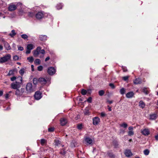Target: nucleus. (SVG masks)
Returning a JSON list of instances; mask_svg holds the SVG:
<instances>
[{
    "label": "nucleus",
    "mask_w": 158,
    "mask_h": 158,
    "mask_svg": "<svg viewBox=\"0 0 158 158\" xmlns=\"http://www.w3.org/2000/svg\"><path fill=\"white\" fill-rule=\"evenodd\" d=\"M157 115L156 114H153L150 115V118L151 119L155 120L157 118Z\"/></svg>",
    "instance_id": "nucleus-22"
},
{
    "label": "nucleus",
    "mask_w": 158,
    "mask_h": 158,
    "mask_svg": "<svg viewBox=\"0 0 158 158\" xmlns=\"http://www.w3.org/2000/svg\"><path fill=\"white\" fill-rule=\"evenodd\" d=\"M2 41L3 42L4 46L6 50H8L11 49L10 46L8 43L4 41L3 40H2Z\"/></svg>",
    "instance_id": "nucleus-10"
},
{
    "label": "nucleus",
    "mask_w": 158,
    "mask_h": 158,
    "mask_svg": "<svg viewBox=\"0 0 158 158\" xmlns=\"http://www.w3.org/2000/svg\"><path fill=\"white\" fill-rule=\"evenodd\" d=\"M11 55L9 54H7L4 56L1 57V63H3L10 59Z\"/></svg>",
    "instance_id": "nucleus-2"
},
{
    "label": "nucleus",
    "mask_w": 158,
    "mask_h": 158,
    "mask_svg": "<svg viewBox=\"0 0 158 158\" xmlns=\"http://www.w3.org/2000/svg\"><path fill=\"white\" fill-rule=\"evenodd\" d=\"M107 102H108L110 104H111L113 102V101H110L109 100H108L107 101Z\"/></svg>",
    "instance_id": "nucleus-59"
},
{
    "label": "nucleus",
    "mask_w": 158,
    "mask_h": 158,
    "mask_svg": "<svg viewBox=\"0 0 158 158\" xmlns=\"http://www.w3.org/2000/svg\"><path fill=\"white\" fill-rule=\"evenodd\" d=\"M142 92L146 95L148 94L149 93L146 88H144L142 89Z\"/></svg>",
    "instance_id": "nucleus-29"
},
{
    "label": "nucleus",
    "mask_w": 158,
    "mask_h": 158,
    "mask_svg": "<svg viewBox=\"0 0 158 158\" xmlns=\"http://www.w3.org/2000/svg\"><path fill=\"white\" fill-rule=\"evenodd\" d=\"M155 138L156 140H158V134L157 135H155Z\"/></svg>",
    "instance_id": "nucleus-63"
},
{
    "label": "nucleus",
    "mask_w": 158,
    "mask_h": 158,
    "mask_svg": "<svg viewBox=\"0 0 158 158\" xmlns=\"http://www.w3.org/2000/svg\"><path fill=\"white\" fill-rule=\"evenodd\" d=\"M33 83L34 84L36 85L38 81V80H37V78H35L33 79Z\"/></svg>",
    "instance_id": "nucleus-44"
},
{
    "label": "nucleus",
    "mask_w": 158,
    "mask_h": 158,
    "mask_svg": "<svg viewBox=\"0 0 158 158\" xmlns=\"http://www.w3.org/2000/svg\"><path fill=\"white\" fill-rule=\"evenodd\" d=\"M60 124L62 126L65 125L67 123L68 121L66 118H62L60 119Z\"/></svg>",
    "instance_id": "nucleus-9"
},
{
    "label": "nucleus",
    "mask_w": 158,
    "mask_h": 158,
    "mask_svg": "<svg viewBox=\"0 0 158 158\" xmlns=\"http://www.w3.org/2000/svg\"><path fill=\"white\" fill-rule=\"evenodd\" d=\"M18 50L19 51H22L24 49L22 47L19 46H18Z\"/></svg>",
    "instance_id": "nucleus-53"
},
{
    "label": "nucleus",
    "mask_w": 158,
    "mask_h": 158,
    "mask_svg": "<svg viewBox=\"0 0 158 158\" xmlns=\"http://www.w3.org/2000/svg\"><path fill=\"white\" fill-rule=\"evenodd\" d=\"M38 82L42 85H45L47 83V81L43 77H40L38 79Z\"/></svg>",
    "instance_id": "nucleus-14"
},
{
    "label": "nucleus",
    "mask_w": 158,
    "mask_h": 158,
    "mask_svg": "<svg viewBox=\"0 0 158 158\" xmlns=\"http://www.w3.org/2000/svg\"><path fill=\"white\" fill-rule=\"evenodd\" d=\"M16 77L14 76V77H13L11 78L10 80L11 81H13L15 80H16Z\"/></svg>",
    "instance_id": "nucleus-57"
},
{
    "label": "nucleus",
    "mask_w": 158,
    "mask_h": 158,
    "mask_svg": "<svg viewBox=\"0 0 158 158\" xmlns=\"http://www.w3.org/2000/svg\"><path fill=\"white\" fill-rule=\"evenodd\" d=\"M134 132L132 131H130L128 132V135L130 136H131L133 135Z\"/></svg>",
    "instance_id": "nucleus-43"
},
{
    "label": "nucleus",
    "mask_w": 158,
    "mask_h": 158,
    "mask_svg": "<svg viewBox=\"0 0 158 158\" xmlns=\"http://www.w3.org/2000/svg\"><path fill=\"white\" fill-rule=\"evenodd\" d=\"M113 144L115 148H118L119 144L117 140H114L113 142Z\"/></svg>",
    "instance_id": "nucleus-23"
},
{
    "label": "nucleus",
    "mask_w": 158,
    "mask_h": 158,
    "mask_svg": "<svg viewBox=\"0 0 158 158\" xmlns=\"http://www.w3.org/2000/svg\"><path fill=\"white\" fill-rule=\"evenodd\" d=\"M19 84H17V83L15 84L14 83H12L11 84V88L14 89H17V87L18 85Z\"/></svg>",
    "instance_id": "nucleus-24"
},
{
    "label": "nucleus",
    "mask_w": 158,
    "mask_h": 158,
    "mask_svg": "<svg viewBox=\"0 0 158 158\" xmlns=\"http://www.w3.org/2000/svg\"><path fill=\"white\" fill-rule=\"evenodd\" d=\"M100 122V118L98 116L95 117L93 118V123L94 125H97Z\"/></svg>",
    "instance_id": "nucleus-6"
},
{
    "label": "nucleus",
    "mask_w": 158,
    "mask_h": 158,
    "mask_svg": "<svg viewBox=\"0 0 158 158\" xmlns=\"http://www.w3.org/2000/svg\"><path fill=\"white\" fill-rule=\"evenodd\" d=\"M129 78V76H124V77H123L122 78L123 80L124 81H126L127 80H128Z\"/></svg>",
    "instance_id": "nucleus-41"
},
{
    "label": "nucleus",
    "mask_w": 158,
    "mask_h": 158,
    "mask_svg": "<svg viewBox=\"0 0 158 158\" xmlns=\"http://www.w3.org/2000/svg\"><path fill=\"white\" fill-rule=\"evenodd\" d=\"M106 114L104 112H102L100 114V116L101 117H104L106 116Z\"/></svg>",
    "instance_id": "nucleus-51"
},
{
    "label": "nucleus",
    "mask_w": 158,
    "mask_h": 158,
    "mask_svg": "<svg viewBox=\"0 0 158 158\" xmlns=\"http://www.w3.org/2000/svg\"><path fill=\"white\" fill-rule=\"evenodd\" d=\"M82 128V124H78L77 126V128L79 130H81Z\"/></svg>",
    "instance_id": "nucleus-49"
},
{
    "label": "nucleus",
    "mask_w": 158,
    "mask_h": 158,
    "mask_svg": "<svg viewBox=\"0 0 158 158\" xmlns=\"http://www.w3.org/2000/svg\"><path fill=\"white\" fill-rule=\"evenodd\" d=\"M27 60L29 62L31 63H32L34 59L32 56H30L27 57Z\"/></svg>",
    "instance_id": "nucleus-31"
},
{
    "label": "nucleus",
    "mask_w": 158,
    "mask_h": 158,
    "mask_svg": "<svg viewBox=\"0 0 158 158\" xmlns=\"http://www.w3.org/2000/svg\"><path fill=\"white\" fill-rule=\"evenodd\" d=\"M139 106L142 108H143L145 106L144 103L142 101H141L139 102Z\"/></svg>",
    "instance_id": "nucleus-27"
},
{
    "label": "nucleus",
    "mask_w": 158,
    "mask_h": 158,
    "mask_svg": "<svg viewBox=\"0 0 158 158\" xmlns=\"http://www.w3.org/2000/svg\"><path fill=\"white\" fill-rule=\"evenodd\" d=\"M35 63L36 64H40V60L38 59H36L35 60Z\"/></svg>",
    "instance_id": "nucleus-38"
},
{
    "label": "nucleus",
    "mask_w": 158,
    "mask_h": 158,
    "mask_svg": "<svg viewBox=\"0 0 158 158\" xmlns=\"http://www.w3.org/2000/svg\"><path fill=\"white\" fill-rule=\"evenodd\" d=\"M25 91V89L24 88H21L20 89H17L15 91V94L17 96L24 97V93H26Z\"/></svg>",
    "instance_id": "nucleus-1"
},
{
    "label": "nucleus",
    "mask_w": 158,
    "mask_h": 158,
    "mask_svg": "<svg viewBox=\"0 0 158 158\" xmlns=\"http://www.w3.org/2000/svg\"><path fill=\"white\" fill-rule=\"evenodd\" d=\"M34 96L35 100H39L42 97V93L40 91H37L35 92Z\"/></svg>",
    "instance_id": "nucleus-4"
},
{
    "label": "nucleus",
    "mask_w": 158,
    "mask_h": 158,
    "mask_svg": "<svg viewBox=\"0 0 158 158\" xmlns=\"http://www.w3.org/2000/svg\"><path fill=\"white\" fill-rule=\"evenodd\" d=\"M54 131V128L53 127H51L48 129V131L50 132H53Z\"/></svg>",
    "instance_id": "nucleus-45"
},
{
    "label": "nucleus",
    "mask_w": 158,
    "mask_h": 158,
    "mask_svg": "<svg viewBox=\"0 0 158 158\" xmlns=\"http://www.w3.org/2000/svg\"><path fill=\"white\" fill-rule=\"evenodd\" d=\"M66 153V148H63L60 149L59 153L62 156H64Z\"/></svg>",
    "instance_id": "nucleus-18"
},
{
    "label": "nucleus",
    "mask_w": 158,
    "mask_h": 158,
    "mask_svg": "<svg viewBox=\"0 0 158 158\" xmlns=\"http://www.w3.org/2000/svg\"><path fill=\"white\" fill-rule=\"evenodd\" d=\"M85 141L87 144H91L92 143V139L89 137H86L85 139Z\"/></svg>",
    "instance_id": "nucleus-19"
},
{
    "label": "nucleus",
    "mask_w": 158,
    "mask_h": 158,
    "mask_svg": "<svg viewBox=\"0 0 158 158\" xmlns=\"http://www.w3.org/2000/svg\"><path fill=\"white\" fill-rule=\"evenodd\" d=\"M43 67L41 65H40L37 67V70L39 71H41L43 69Z\"/></svg>",
    "instance_id": "nucleus-48"
},
{
    "label": "nucleus",
    "mask_w": 158,
    "mask_h": 158,
    "mask_svg": "<svg viewBox=\"0 0 158 158\" xmlns=\"http://www.w3.org/2000/svg\"><path fill=\"white\" fill-rule=\"evenodd\" d=\"M61 144V142L58 139H55L54 140V145L56 146H59Z\"/></svg>",
    "instance_id": "nucleus-21"
},
{
    "label": "nucleus",
    "mask_w": 158,
    "mask_h": 158,
    "mask_svg": "<svg viewBox=\"0 0 158 158\" xmlns=\"http://www.w3.org/2000/svg\"><path fill=\"white\" fill-rule=\"evenodd\" d=\"M122 68L124 72H126L127 71V68L126 67L122 66Z\"/></svg>",
    "instance_id": "nucleus-52"
},
{
    "label": "nucleus",
    "mask_w": 158,
    "mask_h": 158,
    "mask_svg": "<svg viewBox=\"0 0 158 158\" xmlns=\"http://www.w3.org/2000/svg\"><path fill=\"white\" fill-rule=\"evenodd\" d=\"M47 141L44 139H42L40 140V144L42 146H44L46 144Z\"/></svg>",
    "instance_id": "nucleus-28"
},
{
    "label": "nucleus",
    "mask_w": 158,
    "mask_h": 158,
    "mask_svg": "<svg viewBox=\"0 0 158 158\" xmlns=\"http://www.w3.org/2000/svg\"><path fill=\"white\" fill-rule=\"evenodd\" d=\"M41 48L38 47L34 51L33 55L35 57H37L40 53V50Z\"/></svg>",
    "instance_id": "nucleus-8"
},
{
    "label": "nucleus",
    "mask_w": 158,
    "mask_h": 158,
    "mask_svg": "<svg viewBox=\"0 0 158 158\" xmlns=\"http://www.w3.org/2000/svg\"><path fill=\"white\" fill-rule=\"evenodd\" d=\"M120 126L125 128H126L127 127V124L126 123H123L120 125Z\"/></svg>",
    "instance_id": "nucleus-33"
},
{
    "label": "nucleus",
    "mask_w": 158,
    "mask_h": 158,
    "mask_svg": "<svg viewBox=\"0 0 158 158\" xmlns=\"http://www.w3.org/2000/svg\"><path fill=\"white\" fill-rule=\"evenodd\" d=\"M25 69L24 68L21 69L19 71V73L22 76L23 75L25 71Z\"/></svg>",
    "instance_id": "nucleus-36"
},
{
    "label": "nucleus",
    "mask_w": 158,
    "mask_h": 158,
    "mask_svg": "<svg viewBox=\"0 0 158 158\" xmlns=\"http://www.w3.org/2000/svg\"><path fill=\"white\" fill-rule=\"evenodd\" d=\"M16 6L11 3L9 5L8 7V10L9 11H12L15 10L16 9Z\"/></svg>",
    "instance_id": "nucleus-7"
},
{
    "label": "nucleus",
    "mask_w": 158,
    "mask_h": 158,
    "mask_svg": "<svg viewBox=\"0 0 158 158\" xmlns=\"http://www.w3.org/2000/svg\"><path fill=\"white\" fill-rule=\"evenodd\" d=\"M125 89L124 88H122L120 89V93L121 94L123 95L125 93Z\"/></svg>",
    "instance_id": "nucleus-35"
},
{
    "label": "nucleus",
    "mask_w": 158,
    "mask_h": 158,
    "mask_svg": "<svg viewBox=\"0 0 158 158\" xmlns=\"http://www.w3.org/2000/svg\"><path fill=\"white\" fill-rule=\"evenodd\" d=\"M31 50H29V49H27V50L26 52V53L27 54H29L31 52Z\"/></svg>",
    "instance_id": "nucleus-58"
},
{
    "label": "nucleus",
    "mask_w": 158,
    "mask_h": 158,
    "mask_svg": "<svg viewBox=\"0 0 158 158\" xmlns=\"http://www.w3.org/2000/svg\"><path fill=\"white\" fill-rule=\"evenodd\" d=\"M33 48V45L32 44H27V49L31 50Z\"/></svg>",
    "instance_id": "nucleus-26"
},
{
    "label": "nucleus",
    "mask_w": 158,
    "mask_h": 158,
    "mask_svg": "<svg viewBox=\"0 0 158 158\" xmlns=\"http://www.w3.org/2000/svg\"><path fill=\"white\" fill-rule=\"evenodd\" d=\"M92 98L91 97H89L87 100V102L89 103H91L92 102Z\"/></svg>",
    "instance_id": "nucleus-55"
},
{
    "label": "nucleus",
    "mask_w": 158,
    "mask_h": 158,
    "mask_svg": "<svg viewBox=\"0 0 158 158\" xmlns=\"http://www.w3.org/2000/svg\"><path fill=\"white\" fill-rule=\"evenodd\" d=\"M36 18L40 19L44 17V14L42 12H39L35 15Z\"/></svg>",
    "instance_id": "nucleus-11"
},
{
    "label": "nucleus",
    "mask_w": 158,
    "mask_h": 158,
    "mask_svg": "<svg viewBox=\"0 0 158 158\" xmlns=\"http://www.w3.org/2000/svg\"><path fill=\"white\" fill-rule=\"evenodd\" d=\"M16 35V33L15 32V31L14 30H12L11 31V33H10L9 35L11 37H13L15 35Z\"/></svg>",
    "instance_id": "nucleus-30"
},
{
    "label": "nucleus",
    "mask_w": 158,
    "mask_h": 158,
    "mask_svg": "<svg viewBox=\"0 0 158 158\" xmlns=\"http://www.w3.org/2000/svg\"><path fill=\"white\" fill-rule=\"evenodd\" d=\"M87 91L84 89H82L81 90V94L82 95H85L87 94Z\"/></svg>",
    "instance_id": "nucleus-39"
},
{
    "label": "nucleus",
    "mask_w": 158,
    "mask_h": 158,
    "mask_svg": "<svg viewBox=\"0 0 158 158\" xmlns=\"http://www.w3.org/2000/svg\"><path fill=\"white\" fill-rule=\"evenodd\" d=\"M124 154L127 157H130L132 155V154L131 151L128 149H126L124 152Z\"/></svg>",
    "instance_id": "nucleus-12"
},
{
    "label": "nucleus",
    "mask_w": 158,
    "mask_h": 158,
    "mask_svg": "<svg viewBox=\"0 0 158 158\" xmlns=\"http://www.w3.org/2000/svg\"><path fill=\"white\" fill-rule=\"evenodd\" d=\"M22 82V77H21L19 76L16 77V83L18 84H21Z\"/></svg>",
    "instance_id": "nucleus-17"
},
{
    "label": "nucleus",
    "mask_w": 158,
    "mask_h": 158,
    "mask_svg": "<svg viewBox=\"0 0 158 158\" xmlns=\"http://www.w3.org/2000/svg\"><path fill=\"white\" fill-rule=\"evenodd\" d=\"M85 114L86 115H89V111H85Z\"/></svg>",
    "instance_id": "nucleus-62"
},
{
    "label": "nucleus",
    "mask_w": 158,
    "mask_h": 158,
    "mask_svg": "<svg viewBox=\"0 0 158 158\" xmlns=\"http://www.w3.org/2000/svg\"><path fill=\"white\" fill-rule=\"evenodd\" d=\"M134 83L135 84H141L142 83V80L140 78H136L134 81Z\"/></svg>",
    "instance_id": "nucleus-15"
},
{
    "label": "nucleus",
    "mask_w": 158,
    "mask_h": 158,
    "mask_svg": "<svg viewBox=\"0 0 158 158\" xmlns=\"http://www.w3.org/2000/svg\"><path fill=\"white\" fill-rule=\"evenodd\" d=\"M35 15L34 13L32 12H29L28 14V16L31 17H33Z\"/></svg>",
    "instance_id": "nucleus-46"
},
{
    "label": "nucleus",
    "mask_w": 158,
    "mask_h": 158,
    "mask_svg": "<svg viewBox=\"0 0 158 158\" xmlns=\"http://www.w3.org/2000/svg\"><path fill=\"white\" fill-rule=\"evenodd\" d=\"M19 59V57L17 55H15L13 57V59L15 61L18 60Z\"/></svg>",
    "instance_id": "nucleus-47"
},
{
    "label": "nucleus",
    "mask_w": 158,
    "mask_h": 158,
    "mask_svg": "<svg viewBox=\"0 0 158 158\" xmlns=\"http://www.w3.org/2000/svg\"><path fill=\"white\" fill-rule=\"evenodd\" d=\"M10 96L9 94L8 93H6L5 95V97L6 99H7Z\"/></svg>",
    "instance_id": "nucleus-56"
},
{
    "label": "nucleus",
    "mask_w": 158,
    "mask_h": 158,
    "mask_svg": "<svg viewBox=\"0 0 158 158\" xmlns=\"http://www.w3.org/2000/svg\"><path fill=\"white\" fill-rule=\"evenodd\" d=\"M49 59H50L49 56H48L46 58L45 61L46 62V61H48V60H49Z\"/></svg>",
    "instance_id": "nucleus-61"
},
{
    "label": "nucleus",
    "mask_w": 158,
    "mask_h": 158,
    "mask_svg": "<svg viewBox=\"0 0 158 158\" xmlns=\"http://www.w3.org/2000/svg\"><path fill=\"white\" fill-rule=\"evenodd\" d=\"M105 93L104 91L102 90L98 92V94L100 96H102Z\"/></svg>",
    "instance_id": "nucleus-34"
},
{
    "label": "nucleus",
    "mask_w": 158,
    "mask_h": 158,
    "mask_svg": "<svg viewBox=\"0 0 158 158\" xmlns=\"http://www.w3.org/2000/svg\"><path fill=\"white\" fill-rule=\"evenodd\" d=\"M47 72L49 75H52L56 73V70L54 67H50L48 68Z\"/></svg>",
    "instance_id": "nucleus-5"
},
{
    "label": "nucleus",
    "mask_w": 158,
    "mask_h": 158,
    "mask_svg": "<svg viewBox=\"0 0 158 158\" xmlns=\"http://www.w3.org/2000/svg\"><path fill=\"white\" fill-rule=\"evenodd\" d=\"M26 89L28 93H31L34 91L32 87V83L30 82L27 84L26 85Z\"/></svg>",
    "instance_id": "nucleus-3"
},
{
    "label": "nucleus",
    "mask_w": 158,
    "mask_h": 158,
    "mask_svg": "<svg viewBox=\"0 0 158 158\" xmlns=\"http://www.w3.org/2000/svg\"><path fill=\"white\" fill-rule=\"evenodd\" d=\"M109 85L112 89H114L115 88V86L113 83H110L109 84Z\"/></svg>",
    "instance_id": "nucleus-50"
},
{
    "label": "nucleus",
    "mask_w": 158,
    "mask_h": 158,
    "mask_svg": "<svg viewBox=\"0 0 158 158\" xmlns=\"http://www.w3.org/2000/svg\"><path fill=\"white\" fill-rule=\"evenodd\" d=\"M40 53H41V54H42L43 55L42 56H40V58H41L42 57H43L44 56V54L45 53V51L44 50V49H42V50H41V49H40Z\"/></svg>",
    "instance_id": "nucleus-37"
},
{
    "label": "nucleus",
    "mask_w": 158,
    "mask_h": 158,
    "mask_svg": "<svg viewBox=\"0 0 158 158\" xmlns=\"http://www.w3.org/2000/svg\"><path fill=\"white\" fill-rule=\"evenodd\" d=\"M107 154L108 156L110 158H114L115 157V155L111 152H108Z\"/></svg>",
    "instance_id": "nucleus-25"
},
{
    "label": "nucleus",
    "mask_w": 158,
    "mask_h": 158,
    "mask_svg": "<svg viewBox=\"0 0 158 158\" xmlns=\"http://www.w3.org/2000/svg\"><path fill=\"white\" fill-rule=\"evenodd\" d=\"M47 37L45 35H41L39 36V39L41 41H45L47 40Z\"/></svg>",
    "instance_id": "nucleus-16"
},
{
    "label": "nucleus",
    "mask_w": 158,
    "mask_h": 158,
    "mask_svg": "<svg viewBox=\"0 0 158 158\" xmlns=\"http://www.w3.org/2000/svg\"><path fill=\"white\" fill-rule=\"evenodd\" d=\"M141 132L143 135L145 136L148 135L150 134V131L148 129H144L142 130Z\"/></svg>",
    "instance_id": "nucleus-13"
},
{
    "label": "nucleus",
    "mask_w": 158,
    "mask_h": 158,
    "mask_svg": "<svg viewBox=\"0 0 158 158\" xmlns=\"http://www.w3.org/2000/svg\"><path fill=\"white\" fill-rule=\"evenodd\" d=\"M15 72V70L14 69L10 70L9 71L8 75L9 76L13 75L14 74Z\"/></svg>",
    "instance_id": "nucleus-32"
},
{
    "label": "nucleus",
    "mask_w": 158,
    "mask_h": 158,
    "mask_svg": "<svg viewBox=\"0 0 158 158\" xmlns=\"http://www.w3.org/2000/svg\"><path fill=\"white\" fill-rule=\"evenodd\" d=\"M16 6V8H17V7H19V6L20 8L22 6V4L20 2H18Z\"/></svg>",
    "instance_id": "nucleus-54"
},
{
    "label": "nucleus",
    "mask_w": 158,
    "mask_h": 158,
    "mask_svg": "<svg viewBox=\"0 0 158 158\" xmlns=\"http://www.w3.org/2000/svg\"><path fill=\"white\" fill-rule=\"evenodd\" d=\"M31 67L32 69V71H34V66L33 65H31Z\"/></svg>",
    "instance_id": "nucleus-64"
},
{
    "label": "nucleus",
    "mask_w": 158,
    "mask_h": 158,
    "mask_svg": "<svg viewBox=\"0 0 158 158\" xmlns=\"http://www.w3.org/2000/svg\"><path fill=\"white\" fill-rule=\"evenodd\" d=\"M133 127L132 126H130V127H129L128 128V129L130 130V131H132L133 129Z\"/></svg>",
    "instance_id": "nucleus-60"
},
{
    "label": "nucleus",
    "mask_w": 158,
    "mask_h": 158,
    "mask_svg": "<svg viewBox=\"0 0 158 158\" xmlns=\"http://www.w3.org/2000/svg\"><path fill=\"white\" fill-rule=\"evenodd\" d=\"M143 153L146 155H148L149 153V151L148 149H146L144 150Z\"/></svg>",
    "instance_id": "nucleus-40"
},
{
    "label": "nucleus",
    "mask_w": 158,
    "mask_h": 158,
    "mask_svg": "<svg viewBox=\"0 0 158 158\" xmlns=\"http://www.w3.org/2000/svg\"><path fill=\"white\" fill-rule=\"evenodd\" d=\"M134 95V93L133 92H129L126 94V97L128 98H131Z\"/></svg>",
    "instance_id": "nucleus-20"
},
{
    "label": "nucleus",
    "mask_w": 158,
    "mask_h": 158,
    "mask_svg": "<svg viewBox=\"0 0 158 158\" xmlns=\"http://www.w3.org/2000/svg\"><path fill=\"white\" fill-rule=\"evenodd\" d=\"M21 36L22 38L24 40L27 39L28 37L27 35L25 34H23Z\"/></svg>",
    "instance_id": "nucleus-42"
}]
</instances>
